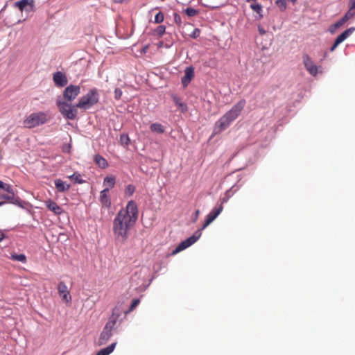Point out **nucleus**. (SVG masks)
<instances>
[{
	"label": "nucleus",
	"mask_w": 355,
	"mask_h": 355,
	"mask_svg": "<svg viewBox=\"0 0 355 355\" xmlns=\"http://www.w3.org/2000/svg\"><path fill=\"white\" fill-rule=\"evenodd\" d=\"M138 218V208L134 200H130L125 208L121 209L113 220L112 231L116 239L125 241L130 230Z\"/></svg>",
	"instance_id": "1"
},
{
	"label": "nucleus",
	"mask_w": 355,
	"mask_h": 355,
	"mask_svg": "<svg viewBox=\"0 0 355 355\" xmlns=\"http://www.w3.org/2000/svg\"><path fill=\"white\" fill-rule=\"evenodd\" d=\"M245 100L238 101L229 111L222 116L215 123L214 132L218 134L227 129L236 120L245 105Z\"/></svg>",
	"instance_id": "2"
},
{
	"label": "nucleus",
	"mask_w": 355,
	"mask_h": 355,
	"mask_svg": "<svg viewBox=\"0 0 355 355\" xmlns=\"http://www.w3.org/2000/svg\"><path fill=\"white\" fill-rule=\"evenodd\" d=\"M51 114L49 112H33L26 116L23 121V125L26 128H34L49 121Z\"/></svg>",
	"instance_id": "3"
},
{
	"label": "nucleus",
	"mask_w": 355,
	"mask_h": 355,
	"mask_svg": "<svg viewBox=\"0 0 355 355\" xmlns=\"http://www.w3.org/2000/svg\"><path fill=\"white\" fill-rule=\"evenodd\" d=\"M98 99L99 96L97 89L96 88L92 89L80 98L76 104V107L84 110H88L96 104Z\"/></svg>",
	"instance_id": "4"
},
{
	"label": "nucleus",
	"mask_w": 355,
	"mask_h": 355,
	"mask_svg": "<svg viewBox=\"0 0 355 355\" xmlns=\"http://www.w3.org/2000/svg\"><path fill=\"white\" fill-rule=\"evenodd\" d=\"M118 318L119 315H115L114 313H113V314L109 318L103 331L101 333L100 337L98 338L99 345H105L112 336V330L114 329V326L116 325Z\"/></svg>",
	"instance_id": "5"
},
{
	"label": "nucleus",
	"mask_w": 355,
	"mask_h": 355,
	"mask_svg": "<svg viewBox=\"0 0 355 355\" xmlns=\"http://www.w3.org/2000/svg\"><path fill=\"white\" fill-rule=\"evenodd\" d=\"M56 104L59 108V111L62 116L67 119L73 120L77 115L76 105H72L67 101L57 100Z\"/></svg>",
	"instance_id": "6"
},
{
	"label": "nucleus",
	"mask_w": 355,
	"mask_h": 355,
	"mask_svg": "<svg viewBox=\"0 0 355 355\" xmlns=\"http://www.w3.org/2000/svg\"><path fill=\"white\" fill-rule=\"evenodd\" d=\"M0 200L14 205L19 204V198H16L15 193L12 187L9 184H6L0 191Z\"/></svg>",
	"instance_id": "7"
},
{
	"label": "nucleus",
	"mask_w": 355,
	"mask_h": 355,
	"mask_svg": "<svg viewBox=\"0 0 355 355\" xmlns=\"http://www.w3.org/2000/svg\"><path fill=\"white\" fill-rule=\"evenodd\" d=\"M200 238V233H198V231H196L193 235L189 237L188 239H185L184 241H182L171 252L172 255H175L180 252L185 250L186 248H189L193 243H195L198 239Z\"/></svg>",
	"instance_id": "8"
},
{
	"label": "nucleus",
	"mask_w": 355,
	"mask_h": 355,
	"mask_svg": "<svg viewBox=\"0 0 355 355\" xmlns=\"http://www.w3.org/2000/svg\"><path fill=\"white\" fill-rule=\"evenodd\" d=\"M80 87L78 85H70L63 92V98L67 101H72L80 94Z\"/></svg>",
	"instance_id": "9"
},
{
	"label": "nucleus",
	"mask_w": 355,
	"mask_h": 355,
	"mask_svg": "<svg viewBox=\"0 0 355 355\" xmlns=\"http://www.w3.org/2000/svg\"><path fill=\"white\" fill-rule=\"evenodd\" d=\"M303 63L306 69L311 75L315 76L318 74L319 67L314 64L313 61L307 54L303 55Z\"/></svg>",
	"instance_id": "10"
},
{
	"label": "nucleus",
	"mask_w": 355,
	"mask_h": 355,
	"mask_svg": "<svg viewBox=\"0 0 355 355\" xmlns=\"http://www.w3.org/2000/svg\"><path fill=\"white\" fill-rule=\"evenodd\" d=\"M355 31L354 27H351L347 30H345L343 33L339 35L337 38L335 40V42L332 46L330 49L331 51H334L336 47L342 43L344 40H345L349 35H351L354 31Z\"/></svg>",
	"instance_id": "11"
},
{
	"label": "nucleus",
	"mask_w": 355,
	"mask_h": 355,
	"mask_svg": "<svg viewBox=\"0 0 355 355\" xmlns=\"http://www.w3.org/2000/svg\"><path fill=\"white\" fill-rule=\"evenodd\" d=\"M223 210V206L220 205L218 207H214L213 210L207 216L205 223L201 227V231L205 229L207 226H208L211 223H212L216 218L220 214V213Z\"/></svg>",
	"instance_id": "12"
},
{
	"label": "nucleus",
	"mask_w": 355,
	"mask_h": 355,
	"mask_svg": "<svg viewBox=\"0 0 355 355\" xmlns=\"http://www.w3.org/2000/svg\"><path fill=\"white\" fill-rule=\"evenodd\" d=\"M44 204L48 210L53 212L56 216H60L64 212L63 209L51 199L45 200Z\"/></svg>",
	"instance_id": "13"
},
{
	"label": "nucleus",
	"mask_w": 355,
	"mask_h": 355,
	"mask_svg": "<svg viewBox=\"0 0 355 355\" xmlns=\"http://www.w3.org/2000/svg\"><path fill=\"white\" fill-rule=\"evenodd\" d=\"M99 201L103 208L109 209L111 207V199L109 196V188H105L101 191Z\"/></svg>",
	"instance_id": "14"
},
{
	"label": "nucleus",
	"mask_w": 355,
	"mask_h": 355,
	"mask_svg": "<svg viewBox=\"0 0 355 355\" xmlns=\"http://www.w3.org/2000/svg\"><path fill=\"white\" fill-rule=\"evenodd\" d=\"M58 291L59 295L61 296L63 300H64L66 302H69L71 301V297L64 282H60L58 284Z\"/></svg>",
	"instance_id": "15"
},
{
	"label": "nucleus",
	"mask_w": 355,
	"mask_h": 355,
	"mask_svg": "<svg viewBox=\"0 0 355 355\" xmlns=\"http://www.w3.org/2000/svg\"><path fill=\"white\" fill-rule=\"evenodd\" d=\"M53 80L55 85L60 87L65 86L68 83L67 76L61 71H57L53 73Z\"/></svg>",
	"instance_id": "16"
},
{
	"label": "nucleus",
	"mask_w": 355,
	"mask_h": 355,
	"mask_svg": "<svg viewBox=\"0 0 355 355\" xmlns=\"http://www.w3.org/2000/svg\"><path fill=\"white\" fill-rule=\"evenodd\" d=\"M194 77V69L192 67H187L184 70V75L182 78V84L184 87H186L191 83Z\"/></svg>",
	"instance_id": "17"
},
{
	"label": "nucleus",
	"mask_w": 355,
	"mask_h": 355,
	"mask_svg": "<svg viewBox=\"0 0 355 355\" xmlns=\"http://www.w3.org/2000/svg\"><path fill=\"white\" fill-rule=\"evenodd\" d=\"M54 184L57 191L60 193L68 191L70 189V184L64 182L61 179H56L54 181Z\"/></svg>",
	"instance_id": "18"
},
{
	"label": "nucleus",
	"mask_w": 355,
	"mask_h": 355,
	"mask_svg": "<svg viewBox=\"0 0 355 355\" xmlns=\"http://www.w3.org/2000/svg\"><path fill=\"white\" fill-rule=\"evenodd\" d=\"M33 2V0H21L19 1L15 2V6L17 7L21 11H23L24 9H26L27 6H32Z\"/></svg>",
	"instance_id": "19"
},
{
	"label": "nucleus",
	"mask_w": 355,
	"mask_h": 355,
	"mask_svg": "<svg viewBox=\"0 0 355 355\" xmlns=\"http://www.w3.org/2000/svg\"><path fill=\"white\" fill-rule=\"evenodd\" d=\"M94 162L101 168H105L108 166L107 160L99 155H95Z\"/></svg>",
	"instance_id": "20"
},
{
	"label": "nucleus",
	"mask_w": 355,
	"mask_h": 355,
	"mask_svg": "<svg viewBox=\"0 0 355 355\" xmlns=\"http://www.w3.org/2000/svg\"><path fill=\"white\" fill-rule=\"evenodd\" d=\"M346 22H347V21L343 17H342L340 19H339L335 24L330 26V27L329 28V32L332 34L334 33L338 28L343 26Z\"/></svg>",
	"instance_id": "21"
},
{
	"label": "nucleus",
	"mask_w": 355,
	"mask_h": 355,
	"mask_svg": "<svg viewBox=\"0 0 355 355\" xmlns=\"http://www.w3.org/2000/svg\"><path fill=\"white\" fill-rule=\"evenodd\" d=\"M115 346H116V343H112L111 345H110L107 347H105L104 349H102L100 351H98V353L96 354V355H109V354H110L113 352V350L114 349Z\"/></svg>",
	"instance_id": "22"
},
{
	"label": "nucleus",
	"mask_w": 355,
	"mask_h": 355,
	"mask_svg": "<svg viewBox=\"0 0 355 355\" xmlns=\"http://www.w3.org/2000/svg\"><path fill=\"white\" fill-rule=\"evenodd\" d=\"M150 129L152 132L162 134L164 132V128L163 125L158 123H155L150 125Z\"/></svg>",
	"instance_id": "23"
},
{
	"label": "nucleus",
	"mask_w": 355,
	"mask_h": 355,
	"mask_svg": "<svg viewBox=\"0 0 355 355\" xmlns=\"http://www.w3.org/2000/svg\"><path fill=\"white\" fill-rule=\"evenodd\" d=\"M10 259L13 261H19L21 263L26 262V257L25 254H17L15 252L11 253Z\"/></svg>",
	"instance_id": "24"
},
{
	"label": "nucleus",
	"mask_w": 355,
	"mask_h": 355,
	"mask_svg": "<svg viewBox=\"0 0 355 355\" xmlns=\"http://www.w3.org/2000/svg\"><path fill=\"white\" fill-rule=\"evenodd\" d=\"M69 178L73 180L75 183L81 184L84 182L81 179V175L78 173H74L71 175L69 176Z\"/></svg>",
	"instance_id": "25"
},
{
	"label": "nucleus",
	"mask_w": 355,
	"mask_h": 355,
	"mask_svg": "<svg viewBox=\"0 0 355 355\" xmlns=\"http://www.w3.org/2000/svg\"><path fill=\"white\" fill-rule=\"evenodd\" d=\"M355 15V8L350 6L349 10L343 17L347 21Z\"/></svg>",
	"instance_id": "26"
},
{
	"label": "nucleus",
	"mask_w": 355,
	"mask_h": 355,
	"mask_svg": "<svg viewBox=\"0 0 355 355\" xmlns=\"http://www.w3.org/2000/svg\"><path fill=\"white\" fill-rule=\"evenodd\" d=\"M250 8L252 10L256 12L257 14L260 15L261 17H262V15L261 14L262 12V6L259 3H252L250 5Z\"/></svg>",
	"instance_id": "27"
},
{
	"label": "nucleus",
	"mask_w": 355,
	"mask_h": 355,
	"mask_svg": "<svg viewBox=\"0 0 355 355\" xmlns=\"http://www.w3.org/2000/svg\"><path fill=\"white\" fill-rule=\"evenodd\" d=\"M104 184H107L110 188H113L115 185V178L107 176L104 179Z\"/></svg>",
	"instance_id": "28"
},
{
	"label": "nucleus",
	"mask_w": 355,
	"mask_h": 355,
	"mask_svg": "<svg viewBox=\"0 0 355 355\" xmlns=\"http://www.w3.org/2000/svg\"><path fill=\"white\" fill-rule=\"evenodd\" d=\"M135 191V187L132 184H128L125 189V194L128 196H131Z\"/></svg>",
	"instance_id": "29"
},
{
	"label": "nucleus",
	"mask_w": 355,
	"mask_h": 355,
	"mask_svg": "<svg viewBox=\"0 0 355 355\" xmlns=\"http://www.w3.org/2000/svg\"><path fill=\"white\" fill-rule=\"evenodd\" d=\"M275 4L281 11H284L286 9V0H276Z\"/></svg>",
	"instance_id": "30"
},
{
	"label": "nucleus",
	"mask_w": 355,
	"mask_h": 355,
	"mask_svg": "<svg viewBox=\"0 0 355 355\" xmlns=\"http://www.w3.org/2000/svg\"><path fill=\"white\" fill-rule=\"evenodd\" d=\"M164 19V15L163 14V12H159L158 13L156 14L155 17V23L156 24H160L162 23Z\"/></svg>",
	"instance_id": "31"
},
{
	"label": "nucleus",
	"mask_w": 355,
	"mask_h": 355,
	"mask_svg": "<svg viewBox=\"0 0 355 355\" xmlns=\"http://www.w3.org/2000/svg\"><path fill=\"white\" fill-rule=\"evenodd\" d=\"M185 12L189 17H193V16L196 15L198 13V10H196V9H194L192 8H187L185 10Z\"/></svg>",
	"instance_id": "32"
},
{
	"label": "nucleus",
	"mask_w": 355,
	"mask_h": 355,
	"mask_svg": "<svg viewBox=\"0 0 355 355\" xmlns=\"http://www.w3.org/2000/svg\"><path fill=\"white\" fill-rule=\"evenodd\" d=\"M165 31H166V27L163 25H161V26H159L155 30V33L159 36V37H162L164 33H165Z\"/></svg>",
	"instance_id": "33"
},
{
	"label": "nucleus",
	"mask_w": 355,
	"mask_h": 355,
	"mask_svg": "<svg viewBox=\"0 0 355 355\" xmlns=\"http://www.w3.org/2000/svg\"><path fill=\"white\" fill-rule=\"evenodd\" d=\"M120 140L122 144H123L126 146L128 145L130 143V139L127 135H121L120 137Z\"/></svg>",
	"instance_id": "34"
},
{
	"label": "nucleus",
	"mask_w": 355,
	"mask_h": 355,
	"mask_svg": "<svg viewBox=\"0 0 355 355\" xmlns=\"http://www.w3.org/2000/svg\"><path fill=\"white\" fill-rule=\"evenodd\" d=\"M139 299H134L131 303V305L129 308V311H132L139 304Z\"/></svg>",
	"instance_id": "35"
},
{
	"label": "nucleus",
	"mask_w": 355,
	"mask_h": 355,
	"mask_svg": "<svg viewBox=\"0 0 355 355\" xmlns=\"http://www.w3.org/2000/svg\"><path fill=\"white\" fill-rule=\"evenodd\" d=\"M122 91L119 88H116L114 89V98L117 100L120 99L122 96Z\"/></svg>",
	"instance_id": "36"
},
{
	"label": "nucleus",
	"mask_w": 355,
	"mask_h": 355,
	"mask_svg": "<svg viewBox=\"0 0 355 355\" xmlns=\"http://www.w3.org/2000/svg\"><path fill=\"white\" fill-rule=\"evenodd\" d=\"M173 98L176 105H178L180 107L184 106V105L182 103H180V99L178 97L173 96Z\"/></svg>",
	"instance_id": "37"
},
{
	"label": "nucleus",
	"mask_w": 355,
	"mask_h": 355,
	"mask_svg": "<svg viewBox=\"0 0 355 355\" xmlns=\"http://www.w3.org/2000/svg\"><path fill=\"white\" fill-rule=\"evenodd\" d=\"M258 31H259V33H260V35H265L266 33L265 29L262 26H260L258 27Z\"/></svg>",
	"instance_id": "38"
},
{
	"label": "nucleus",
	"mask_w": 355,
	"mask_h": 355,
	"mask_svg": "<svg viewBox=\"0 0 355 355\" xmlns=\"http://www.w3.org/2000/svg\"><path fill=\"white\" fill-rule=\"evenodd\" d=\"M6 237L4 232L3 230H0V242L2 241Z\"/></svg>",
	"instance_id": "39"
},
{
	"label": "nucleus",
	"mask_w": 355,
	"mask_h": 355,
	"mask_svg": "<svg viewBox=\"0 0 355 355\" xmlns=\"http://www.w3.org/2000/svg\"><path fill=\"white\" fill-rule=\"evenodd\" d=\"M175 21L176 23L180 22V17L178 14H175Z\"/></svg>",
	"instance_id": "40"
},
{
	"label": "nucleus",
	"mask_w": 355,
	"mask_h": 355,
	"mask_svg": "<svg viewBox=\"0 0 355 355\" xmlns=\"http://www.w3.org/2000/svg\"><path fill=\"white\" fill-rule=\"evenodd\" d=\"M199 31L198 29H196L193 32V37H196L198 36Z\"/></svg>",
	"instance_id": "41"
},
{
	"label": "nucleus",
	"mask_w": 355,
	"mask_h": 355,
	"mask_svg": "<svg viewBox=\"0 0 355 355\" xmlns=\"http://www.w3.org/2000/svg\"><path fill=\"white\" fill-rule=\"evenodd\" d=\"M350 6L355 8V0H351V6Z\"/></svg>",
	"instance_id": "42"
},
{
	"label": "nucleus",
	"mask_w": 355,
	"mask_h": 355,
	"mask_svg": "<svg viewBox=\"0 0 355 355\" xmlns=\"http://www.w3.org/2000/svg\"><path fill=\"white\" fill-rule=\"evenodd\" d=\"M148 49V45L144 46V49H143V52L146 53Z\"/></svg>",
	"instance_id": "43"
},
{
	"label": "nucleus",
	"mask_w": 355,
	"mask_h": 355,
	"mask_svg": "<svg viewBox=\"0 0 355 355\" xmlns=\"http://www.w3.org/2000/svg\"><path fill=\"white\" fill-rule=\"evenodd\" d=\"M123 0H114L115 3H122Z\"/></svg>",
	"instance_id": "44"
},
{
	"label": "nucleus",
	"mask_w": 355,
	"mask_h": 355,
	"mask_svg": "<svg viewBox=\"0 0 355 355\" xmlns=\"http://www.w3.org/2000/svg\"><path fill=\"white\" fill-rule=\"evenodd\" d=\"M5 204V202L0 201V207Z\"/></svg>",
	"instance_id": "45"
},
{
	"label": "nucleus",
	"mask_w": 355,
	"mask_h": 355,
	"mask_svg": "<svg viewBox=\"0 0 355 355\" xmlns=\"http://www.w3.org/2000/svg\"><path fill=\"white\" fill-rule=\"evenodd\" d=\"M248 2L253 1L255 2L257 0H246Z\"/></svg>",
	"instance_id": "46"
},
{
	"label": "nucleus",
	"mask_w": 355,
	"mask_h": 355,
	"mask_svg": "<svg viewBox=\"0 0 355 355\" xmlns=\"http://www.w3.org/2000/svg\"><path fill=\"white\" fill-rule=\"evenodd\" d=\"M162 44H163L162 42H160V44H159V46H162Z\"/></svg>",
	"instance_id": "47"
},
{
	"label": "nucleus",
	"mask_w": 355,
	"mask_h": 355,
	"mask_svg": "<svg viewBox=\"0 0 355 355\" xmlns=\"http://www.w3.org/2000/svg\"><path fill=\"white\" fill-rule=\"evenodd\" d=\"M198 213H199V211H198V210H196V214H198Z\"/></svg>",
	"instance_id": "48"
}]
</instances>
